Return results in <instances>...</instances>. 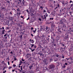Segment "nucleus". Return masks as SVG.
Returning a JSON list of instances; mask_svg holds the SVG:
<instances>
[{"mask_svg": "<svg viewBox=\"0 0 73 73\" xmlns=\"http://www.w3.org/2000/svg\"><path fill=\"white\" fill-rule=\"evenodd\" d=\"M40 29H44V30L46 31L47 32H48L49 31V27L48 26H46V28H45V26H40Z\"/></svg>", "mask_w": 73, "mask_h": 73, "instance_id": "1", "label": "nucleus"}, {"mask_svg": "<svg viewBox=\"0 0 73 73\" xmlns=\"http://www.w3.org/2000/svg\"><path fill=\"white\" fill-rule=\"evenodd\" d=\"M55 67V66L53 64H52L49 66L48 67V68L49 69H52V68H54Z\"/></svg>", "mask_w": 73, "mask_h": 73, "instance_id": "2", "label": "nucleus"}, {"mask_svg": "<svg viewBox=\"0 0 73 73\" xmlns=\"http://www.w3.org/2000/svg\"><path fill=\"white\" fill-rule=\"evenodd\" d=\"M26 2V1H25V0H23L22 2L20 3L21 4L22 6H23V5H25V4Z\"/></svg>", "mask_w": 73, "mask_h": 73, "instance_id": "3", "label": "nucleus"}, {"mask_svg": "<svg viewBox=\"0 0 73 73\" xmlns=\"http://www.w3.org/2000/svg\"><path fill=\"white\" fill-rule=\"evenodd\" d=\"M61 27L62 28H64L65 27H66V26L65 25V24H62L61 25Z\"/></svg>", "mask_w": 73, "mask_h": 73, "instance_id": "4", "label": "nucleus"}, {"mask_svg": "<svg viewBox=\"0 0 73 73\" xmlns=\"http://www.w3.org/2000/svg\"><path fill=\"white\" fill-rule=\"evenodd\" d=\"M29 41L30 42H31V44H33V43L35 42V40H33V39L32 40V39H30Z\"/></svg>", "mask_w": 73, "mask_h": 73, "instance_id": "5", "label": "nucleus"}, {"mask_svg": "<svg viewBox=\"0 0 73 73\" xmlns=\"http://www.w3.org/2000/svg\"><path fill=\"white\" fill-rule=\"evenodd\" d=\"M19 38L20 40H23V35H21L19 36Z\"/></svg>", "mask_w": 73, "mask_h": 73, "instance_id": "6", "label": "nucleus"}, {"mask_svg": "<svg viewBox=\"0 0 73 73\" xmlns=\"http://www.w3.org/2000/svg\"><path fill=\"white\" fill-rule=\"evenodd\" d=\"M61 44V46H63V47H64V48H66V46H65V45L64 44H62V43L60 44Z\"/></svg>", "mask_w": 73, "mask_h": 73, "instance_id": "7", "label": "nucleus"}, {"mask_svg": "<svg viewBox=\"0 0 73 73\" xmlns=\"http://www.w3.org/2000/svg\"><path fill=\"white\" fill-rule=\"evenodd\" d=\"M61 27H59L58 28V32H61Z\"/></svg>", "mask_w": 73, "mask_h": 73, "instance_id": "8", "label": "nucleus"}, {"mask_svg": "<svg viewBox=\"0 0 73 73\" xmlns=\"http://www.w3.org/2000/svg\"><path fill=\"white\" fill-rule=\"evenodd\" d=\"M50 15H51L52 16H55V13L54 12H52Z\"/></svg>", "mask_w": 73, "mask_h": 73, "instance_id": "9", "label": "nucleus"}, {"mask_svg": "<svg viewBox=\"0 0 73 73\" xmlns=\"http://www.w3.org/2000/svg\"><path fill=\"white\" fill-rule=\"evenodd\" d=\"M44 17L42 18V19H43V20L45 19V20H46V17L45 16V15H44Z\"/></svg>", "mask_w": 73, "mask_h": 73, "instance_id": "10", "label": "nucleus"}, {"mask_svg": "<svg viewBox=\"0 0 73 73\" xmlns=\"http://www.w3.org/2000/svg\"><path fill=\"white\" fill-rule=\"evenodd\" d=\"M30 45H31V48H33V46H35V44H30Z\"/></svg>", "mask_w": 73, "mask_h": 73, "instance_id": "11", "label": "nucleus"}, {"mask_svg": "<svg viewBox=\"0 0 73 73\" xmlns=\"http://www.w3.org/2000/svg\"><path fill=\"white\" fill-rule=\"evenodd\" d=\"M5 32V30L2 31V34H4V32Z\"/></svg>", "mask_w": 73, "mask_h": 73, "instance_id": "12", "label": "nucleus"}, {"mask_svg": "<svg viewBox=\"0 0 73 73\" xmlns=\"http://www.w3.org/2000/svg\"><path fill=\"white\" fill-rule=\"evenodd\" d=\"M40 56H42V51H40Z\"/></svg>", "mask_w": 73, "mask_h": 73, "instance_id": "13", "label": "nucleus"}, {"mask_svg": "<svg viewBox=\"0 0 73 73\" xmlns=\"http://www.w3.org/2000/svg\"><path fill=\"white\" fill-rule=\"evenodd\" d=\"M68 1H66V3L64 4V5H68Z\"/></svg>", "mask_w": 73, "mask_h": 73, "instance_id": "14", "label": "nucleus"}, {"mask_svg": "<svg viewBox=\"0 0 73 73\" xmlns=\"http://www.w3.org/2000/svg\"><path fill=\"white\" fill-rule=\"evenodd\" d=\"M69 37H68V36L67 35L65 37V39H67V38H68Z\"/></svg>", "mask_w": 73, "mask_h": 73, "instance_id": "15", "label": "nucleus"}, {"mask_svg": "<svg viewBox=\"0 0 73 73\" xmlns=\"http://www.w3.org/2000/svg\"><path fill=\"white\" fill-rule=\"evenodd\" d=\"M33 67V65L30 66H29V68H30V69H31Z\"/></svg>", "mask_w": 73, "mask_h": 73, "instance_id": "16", "label": "nucleus"}, {"mask_svg": "<svg viewBox=\"0 0 73 73\" xmlns=\"http://www.w3.org/2000/svg\"><path fill=\"white\" fill-rule=\"evenodd\" d=\"M52 33L53 34V36H56V34L54 33V32H52Z\"/></svg>", "mask_w": 73, "mask_h": 73, "instance_id": "17", "label": "nucleus"}, {"mask_svg": "<svg viewBox=\"0 0 73 73\" xmlns=\"http://www.w3.org/2000/svg\"><path fill=\"white\" fill-rule=\"evenodd\" d=\"M51 38H52V39L53 42L54 41V39L53 38V37H51Z\"/></svg>", "mask_w": 73, "mask_h": 73, "instance_id": "18", "label": "nucleus"}, {"mask_svg": "<svg viewBox=\"0 0 73 73\" xmlns=\"http://www.w3.org/2000/svg\"><path fill=\"white\" fill-rule=\"evenodd\" d=\"M0 18L1 19V18H3V15H0Z\"/></svg>", "mask_w": 73, "mask_h": 73, "instance_id": "19", "label": "nucleus"}, {"mask_svg": "<svg viewBox=\"0 0 73 73\" xmlns=\"http://www.w3.org/2000/svg\"><path fill=\"white\" fill-rule=\"evenodd\" d=\"M23 66H21V70H23Z\"/></svg>", "mask_w": 73, "mask_h": 73, "instance_id": "20", "label": "nucleus"}, {"mask_svg": "<svg viewBox=\"0 0 73 73\" xmlns=\"http://www.w3.org/2000/svg\"><path fill=\"white\" fill-rule=\"evenodd\" d=\"M34 46V48H36L37 47V46L36 45V44H35Z\"/></svg>", "mask_w": 73, "mask_h": 73, "instance_id": "21", "label": "nucleus"}, {"mask_svg": "<svg viewBox=\"0 0 73 73\" xmlns=\"http://www.w3.org/2000/svg\"><path fill=\"white\" fill-rule=\"evenodd\" d=\"M40 8H41V9H43V7H42L41 6H40Z\"/></svg>", "mask_w": 73, "mask_h": 73, "instance_id": "22", "label": "nucleus"}, {"mask_svg": "<svg viewBox=\"0 0 73 73\" xmlns=\"http://www.w3.org/2000/svg\"><path fill=\"white\" fill-rule=\"evenodd\" d=\"M59 56V55H58V54H56V57H58Z\"/></svg>", "mask_w": 73, "mask_h": 73, "instance_id": "23", "label": "nucleus"}, {"mask_svg": "<svg viewBox=\"0 0 73 73\" xmlns=\"http://www.w3.org/2000/svg\"><path fill=\"white\" fill-rule=\"evenodd\" d=\"M53 61V59L52 58H50V62H52Z\"/></svg>", "mask_w": 73, "mask_h": 73, "instance_id": "24", "label": "nucleus"}, {"mask_svg": "<svg viewBox=\"0 0 73 73\" xmlns=\"http://www.w3.org/2000/svg\"><path fill=\"white\" fill-rule=\"evenodd\" d=\"M73 4H72L70 5V7L71 8V7H73Z\"/></svg>", "mask_w": 73, "mask_h": 73, "instance_id": "25", "label": "nucleus"}, {"mask_svg": "<svg viewBox=\"0 0 73 73\" xmlns=\"http://www.w3.org/2000/svg\"><path fill=\"white\" fill-rule=\"evenodd\" d=\"M64 1H62V4H63L64 5L65 4V3H64Z\"/></svg>", "mask_w": 73, "mask_h": 73, "instance_id": "26", "label": "nucleus"}, {"mask_svg": "<svg viewBox=\"0 0 73 73\" xmlns=\"http://www.w3.org/2000/svg\"><path fill=\"white\" fill-rule=\"evenodd\" d=\"M21 60L22 61H25V59H23V58H22L21 59Z\"/></svg>", "mask_w": 73, "mask_h": 73, "instance_id": "27", "label": "nucleus"}, {"mask_svg": "<svg viewBox=\"0 0 73 73\" xmlns=\"http://www.w3.org/2000/svg\"><path fill=\"white\" fill-rule=\"evenodd\" d=\"M57 7L58 8H59V7H60V4H58L57 5Z\"/></svg>", "mask_w": 73, "mask_h": 73, "instance_id": "28", "label": "nucleus"}, {"mask_svg": "<svg viewBox=\"0 0 73 73\" xmlns=\"http://www.w3.org/2000/svg\"><path fill=\"white\" fill-rule=\"evenodd\" d=\"M54 61H57V59L56 58V59H55L54 60Z\"/></svg>", "mask_w": 73, "mask_h": 73, "instance_id": "29", "label": "nucleus"}, {"mask_svg": "<svg viewBox=\"0 0 73 73\" xmlns=\"http://www.w3.org/2000/svg\"><path fill=\"white\" fill-rule=\"evenodd\" d=\"M50 20H53V18H50Z\"/></svg>", "mask_w": 73, "mask_h": 73, "instance_id": "30", "label": "nucleus"}, {"mask_svg": "<svg viewBox=\"0 0 73 73\" xmlns=\"http://www.w3.org/2000/svg\"><path fill=\"white\" fill-rule=\"evenodd\" d=\"M35 49H33L31 50V52H33V51H35Z\"/></svg>", "mask_w": 73, "mask_h": 73, "instance_id": "31", "label": "nucleus"}, {"mask_svg": "<svg viewBox=\"0 0 73 73\" xmlns=\"http://www.w3.org/2000/svg\"><path fill=\"white\" fill-rule=\"evenodd\" d=\"M13 67H16V65L15 64H13Z\"/></svg>", "mask_w": 73, "mask_h": 73, "instance_id": "32", "label": "nucleus"}, {"mask_svg": "<svg viewBox=\"0 0 73 73\" xmlns=\"http://www.w3.org/2000/svg\"><path fill=\"white\" fill-rule=\"evenodd\" d=\"M12 68V67L9 66V69H11Z\"/></svg>", "mask_w": 73, "mask_h": 73, "instance_id": "33", "label": "nucleus"}, {"mask_svg": "<svg viewBox=\"0 0 73 73\" xmlns=\"http://www.w3.org/2000/svg\"><path fill=\"white\" fill-rule=\"evenodd\" d=\"M46 41L47 42H49V39H46Z\"/></svg>", "mask_w": 73, "mask_h": 73, "instance_id": "34", "label": "nucleus"}, {"mask_svg": "<svg viewBox=\"0 0 73 73\" xmlns=\"http://www.w3.org/2000/svg\"><path fill=\"white\" fill-rule=\"evenodd\" d=\"M30 20V18L29 17H28V18L27 19V20Z\"/></svg>", "mask_w": 73, "mask_h": 73, "instance_id": "35", "label": "nucleus"}, {"mask_svg": "<svg viewBox=\"0 0 73 73\" xmlns=\"http://www.w3.org/2000/svg\"><path fill=\"white\" fill-rule=\"evenodd\" d=\"M2 64H4V61H3L2 62Z\"/></svg>", "mask_w": 73, "mask_h": 73, "instance_id": "36", "label": "nucleus"}, {"mask_svg": "<svg viewBox=\"0 0 73 73\" xmlns=\"http://www.w3.org/2000/svg\"><path fill=\"white\" fill-rule=\"evenodd\" d=\"M7 63L8 64V65H10V63H9V62L8 61L7 62Z\"/></svg>", "mask_w": 73, "mask_h": 73, "instance_id": "37", "label": "nucleus"}, {"mask_svg": "<svg viewBox=\"0 0 73 73\" xmlns=\"http://www.w3.org/2000/svg\"><path fill=\"white\" fill-rule=\"evenodd\" d=\"M5 68H7V67H4L3 68V70H4V69H5Z\"/></svg>", "mask_w": 73, "mask_h": 73, "instance_id": "38", "label": "nucleus"}, {"mask_svg": "<svg viewBox=\"0 0 73 73\" xmlns=\"http://www.w3.org/2000/svg\"><path fill=\"white\" fill-rule=\"evenodd\" d=\"M7 72L6 70H5L3 71V73H5V72Z\"/></svg>", "mask_w": 73, "mask_h": 73, "instance_id": "39", "label": "nucleus"}, {"mask_svg": "<svg viewBox=\"0 0 73 73\" xmlns=\"http://www.w3.org/2000/svg\"><path fill=\"white\" fill-rule=\"evenodd\" d=\"M60 24H63L62 21H60Z\"/></svg>", "mask_w": 73, "mask_h": 73, "instance_id": "40", "label": "nucleus"}, {"mask_svg": "<svg viewBox=\"0 0 73 73\" xmlns=\"http://www.w3.org/2000/svg\"><path fill=\"white\" fill-rule=\"evenodd\" d=\"M17 11H18V12L20 11V10H19V9L18 8V9H17Z\"/></svg>", "mask_w": 73, "mask_h": 73, "instance_id": "41", "label": "nucleus"}, {"mask_svg": "<svg viewBox=\"0 0 73 73\" xmlns=\"http://www.w3.org/2000/svg\"><path fill=\"white\" fill-rule=\"evenodd\" d=\"M33 32L34 33H36V31H35L33 30Z\"/></svg>", "mask_w": 73, "mask_h": 73, "instance_id": "42", "label": "nucleus"}, {"mask_svg": "<svg viewBox=\"0 0 73 73\" xmlns=\"http://www.w3.org/2000/svg\"><path fill=\"white\" fill-rule=\"evenodd\" d=\"M21 18H22V19H23V18H24V16H21Z\"/></svg>", "mask_w": 73, "mask_h": 73, "instance_id": "43", "label": "nucleus"}, {"mask_svg": "<svg viewBox=\"0 0 73 73\" xmlns=\"http://www.w3.org/2000/svg\"><path fill=\"white\" fill-rule=\"evenodd\" d=\"M45 12H46V10H43V13H45Z\"/></svg>", "mask_w": 73, "mask_h": 73, "instance_id": "44", "label": "nucleus"}, {"mask_svg": "<svg viewBox=\"0 0 73 73\" xmlns=\"http://www.w3.org/2000/svg\"><path fill=\"white\" fill-rule=\"evenodd\" d=\"M9 29V27H7V28H6V30H7V29Z\"/></svg>", "mask_w": 73, "mask_h": 73, "instance_id": "45", "label": "nucleus"}, {"mask_svg": "<svg viewBox=\"0 0 73 73\" xmlns=\"http://www.w3.org/2000/svg\"><path fill=\"white\" fill-rule=\"evenodd\" d=\"M56 44H54V46H56Z\"/></svg>", "mask_w": 73, "mask_h": 73, "instance_id": "46", "label": "nucleus"}, {"mask_svg": "<svg viewBox=\"0 0 73 73\" xmlns=\"http://www.w3.org/2000/svg\"><path fill=\"white\" fill-rule=\"evenodd\" d=\"M20 63H21V64H22L23 63V62H22V61L21 60L20 62Z\"/></svg>", "mask_w": 73, "mask_h": 73, "instance_id": "47", "label": "nucleus"}, {"mask_svg": "<svg viewBox=\"0 0 73 73\" xmlns=\"http://www.w3.org/2000/svg\"><path fill=\"white\" fill-rule=\"evenodd\" d=\"M2 9H3V10H4V9H5V7H3L2 8Z\"/></svg>", "mask_w": 73, "mask_h": 73, "instance_id": "48", "label": "nucleus"}, {"mask_svg": "<svg viewBox=\"0 0 73 73\" xmlns=\"http://www.w3.org/2000/svg\"><path fill=\"white\" fill-rule=\"evenodd\" d=\"M69 13H70V15H72V12L70 11V12Z\"/></svg>", "mask_w": 73, "mask_h": 73, "instance_id": "49", "label": "nucleus"}, {"mask_svg": "<svg viewBox=\"0 0 73 73\" xmlns=\"http://www.w3.org/2000/svg\"><path fill=\"white\" fill-rule=\"evenodd\" d=\"M4 38H5V39H7V37H5Z\"/></svg>", "mask_w": 73, "mask_h": 73, "instance_id": "50", "label": "nucleus"}, {"mask_svg": "<svg viewBox=\"0 0 73 73\" xmlns=\"http://www.w3.org/2000/svg\"><path fill=\"white\" fill-rule=\"evenodd\" d=\"M65 65H68V63H65Z\"/></svg>", "mask_w": 73, "mask_h": 73, "instance_id": "51", "label": "nucleus"}, {"mask_svg": "<svg viewBox=\"0 0 73 73\" xmlns=\"http://www.w3.org/2000/svg\"><path fill=\"white\" fill-rule=\"evenodd\" d=\"M64 9H65V10H66V8L65 7H64L63 8V10H64Z\"/></svg>", "mask_w": 73, "mask_h": 73, "instance_id": "52", "label": "nucleus"}, {"mask_svg": "<svg viewBox=\"0 0 73 73\" xmlns=\"http://www.w3.org/2000/svg\"><path fill=\"white\" fill-rule=\"evenodd\" d=\"M39 21H41V18H39Z\"/></svg>", "mask_w": 73, "mask_h": 73, "instance_id": "53", "label": "nucleus"}, {"mask_svg": "<svg viewBox=\"0 0 73 73\" xmlns=\"http://www.w3.org/2000/svg\"><path fill=\"white\" fill-rule=\"evenodd\" d=\"M14 60L15 61H16V60H17V59L16 58H14Z\"/></svg>", "mask_w": 73, "mask_h": 73, "instance_id": "54", "label": "nucleus"}, {"mask_svg": "<svg viewBox=\"0 0 73 73\" xmlns=\"http://www.w3.org/2000/svg\"><path fill=\"white\" fill-rule=\"evenodd\" d=\"M14 71H15V69L13 70H12V71L13 72H14Z\"/></svg>", "mask_w": 73, "mask_h": 73, "instance_id": "55", "label": "nucleus"}, {"mask_svg": "<svg viewBox=\"0 0 73 73\" xmlns=\"http://www.w3.org/2000/svg\"><path fill=\"white\" fill-rule=\"evenodd\" d=\"M66 67V66H65V65H64L63 67V68H65Z\"/></svg>", "mask_w": 73, "mask_h": 73, "instance_id": "56", "label": "nucleus"}, {"mask_svg": "<svg viewBox=\"0 0 73 73\" xmlns=\"http://www.w3.org/2000/svg\"><path fill=\"white\" fill-rule=\"evenodd\" d=\"M46 17H48V14H47V13H46Z\"/></svg>", "mask_w": 73, "mask_h": 73, "instance_id": "57", "label": "nucleus"}, {"mask_svg": "<svg viewBox=\"0 0 73 73\" xmlns=\"http://www.w3.org/2000/svg\"><path fill=\"white\" fill-rule=\"evenodd\" d=\"M21 70H20V71H19L20 73H21V72H23V71H22Z\"/></svg>", "mask_w": 73, "mask_h": 73, "instance_id": "58", "label": "nucleus"}, {"mask_svg": "<svg viewBox=\"0 0 73 73\" xmlns=\"http://www.w3.org/2000/svg\"><path fill=\"white\" fill-rule=\"evenodd\" d=\"M31 30H33V27H32L31 28Z\"/></svg>", "mask_w": 73, "mask_h": 73, "instance_id": "59", "label": "nucleus"}, {"mask_svg": "<svg viewBox=\"0 0 73 73\" xmlns=\"http://www.w3.org/2000/svg\"><path fill=\"white\" fill-rule=\"evenodd\" d=\"M26 11L27 12H28V13H29V11H28V9Z\"/></svg>", "mask_w": 73, "mask_h": 73, "instance_id": "60", "label": "nucleus"}, {"mask_svg": "<svg viewBox=\"0 0 73 73\" xmlns=\"http://www.w3.org/2000/svg\"><path fill=\"white\" fill-rule=\"evenodd\" d=\"M31 36H32V37H33V34H31Z\"/></svg>", "mask_w": 73, "mask_h": 73, "instance_id": "61", "label": "nucleus"}, {"mask_svg": "<svg viewBox=\"0 0 73 73\" xmlns=\"http://www.w3.org/2000/svg\"><path fill=\"white\" fill-rule=\"evenodd\" d=\"M62 58H64V55L62 56Z\"/></svg>", "mask_w": 73, "mask_h": 73, "instance_id": "62", "label": "nucleus"}, {"mask_svg": "<svg viewBox=\"0 0 73 73\" xmlns=\"http://www.w3.org/2000/svg\"><path fill=\"white\" fill-rule=\"evenodd\" d=\"M70 3H73V2L72 1V0H70Z\"/></svg>", "mask_w": 73, "mask_h": 73, "instance_id": "63", "label": "nucleus"}, {"mask_svg": "<svg viewBox=\"0 0 73 73\" xmlns=\"http://www.w3.org/2000/svg\"><path fill=\"white\" fill-rule=\"evenodd\" d=\"M66 60H69V59H70V58H66Z\"/></svg>", "mask_w": 73, "mask_h": 73, "instance_id": "64", "label": "nucleus"}]
</instances>
